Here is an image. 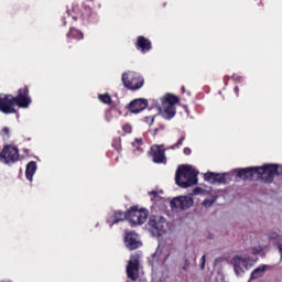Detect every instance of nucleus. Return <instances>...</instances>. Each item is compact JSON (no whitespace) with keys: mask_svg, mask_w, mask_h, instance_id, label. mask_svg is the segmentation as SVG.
I'll return each mask as SVG.
<instances>
[{"mask_svg":"<svg viewBox=\"0 0 282 282\" xmlns=\"http://www.w3.org/2000/svg\"><path fill=\"white\" fill-rule=\"evenodd\" d=\"M195 169L191 165H180L176 170L175 182L180 188H191L197 186V175Z\"/></svg>","mask_w":282,"mask_h":282,"instance_id":"nucleus-1","label":"nucleus"},{"mask_svg":"<svg viewBox=\"0 0 282 282\" xmlns=\"http://www.w3.org/2000/svg\"><path fill=\"white\" fill-rule=\"evenodd\" d=\"M121 83L126 89L130 91H138L144 87V77L140 73L128 70L122 74Z\"/></svg>","mask_w":282,"mask_h":282,"instance_id":"nucleus-2","label":"nucleus"},{"mask_svg":"<svg viewBox=\"0 0 282 282\" xmlns=\"http://www.w3.org/2000/svg\"><path fill=\"white\" fill-rule=\"evenodd\" d=\"M162 101V116L165 120H172V118H175V113H177V108L175 105L180 104V97L167 93L165 96L161 99Z\"/></svg>","mask_w":282,"mask_h":282,"instance_id":"nucleus-3","label":"nucleus"},{"mask_svg":"<svg viewBox=\"0 0 282 282\" xmlns=\"http://www.w3.org/2000/svg\"><path fill=\"white\" fill-rule=\"evenodd\" d=\"M275 175H279V164L256 166V180H262L264 184H272Z\"/></svg>","mask_w":282,"mask_h":282,"instance_id":"nucleus-4","label":"nucleus"},{"mask_svg":"<svg viewBox=\"0 0 282 282\" xmlns=\"http://www.w3.org/2000/svg\"><path fill=\"white\" fill-rule=\"evenodd\" d=\"M21 160V154H19V148L13 144H6L0 152V162L2 164H17Z\"/></svg>","mask_w":282,"mask_h":282,"instance_id":"nucleus-5","label":"nucleus"},{"mask_svg":"<svg viewBox=\"0 0 282 282\" xmlns=\"http://www.w3.org/2000/svg\"><path fill=\"white\" fill-rule=\"evenodd\" d=\"M127 219L131 221L134 226H140L147 221V217H149V210L147 209H138V207H130L127 212Z\"/></svg>","mask_w":282,"mask_h":282,"instance_id":"nucleus-6","label":"nucleus"},{"mask_svg":"<svg viewBox=\"0 0 282 282\" xmlns=\"http://www.w3.org/2000/svg\"><path fill=\"white\" fill-rule=\"evenodd\" d=\"M127 276L132 281L140 279V254L134 253L130 257L127 264Z\"/></svg>","mask_w":282,"mask_h":282,"instance_id":"nucleus-7","label":"nucleus"},{"mask_svg":"<svg viewBox=\"0 0 282 282\" xmlns=\"http://www.w3.org/2000/svg\"><path fill=\"white\" fill-rule=\"evenodd\" d=\"M13 100L15 101V105L20 107V109H28V107L32 105L30 88H28V86L19 88L18 95L15 97L13 96Z\"/></svg>","mask_w":282,"mask_h":282,"instance_id":"nucleus-8","label":"nucleus"},{"mask_svg":"<svg viewBox=\"0 0 282 282\" xmlns=\"http://www.w3.org/2000/svg\"><path fill=\"white\" fill-rule=\"evenodd\" d=\"M149 155L152 159L154 164H166V149H164V144L158 145L153 144L150 148Z\"/></svg>","mask_w":282,"mask_h":282,"instance_id":"nucleus-9","label":"nucleus"},{"mask_svg":"<svg viewBox=\"0 0 282 282\" xmlns=\"http://www.w3.org/2000/svg\"><path fill=\"white\" fill-rule=\"evenodd\" d=\"M195 204V200L191 196H177L174 197L170 206L172 210H188Z\"/></svg>","mask_w":282,"mask_h":282,"instance_id":"nucleus-10","label":"nucleus"},{"mask_svg":"<svg viewBox=\"0 0 282 282\" xmlns=\"http://www.w3.org/2000/svg\"><path fill=\"white\" fill-rule=\"evenodd\" d=\"M205 182L209 184H228L232 180L231 173H215V172H207L204 175Z\"/></svg>","mask_w":282,"mask_h":282,"instance_id":"nucleus-11","label":"nucleus"},{"mask_svg":"<svg viewBox=\"0 0 282 282\" xmlns=\"http://www.w3.org/2000/svg\"><path fill=\"white\" fill-rule=\"evenodd\" d=\"M231 265H234V270L237 276H239V274H243L246 270H250V268H252V263H250V257L242 258L241 256H235L231 259Z\"/></svg>","mask_w":282,"mask_h":282,"instance_id":"nucleus-12","label":"nucleus"},{"mask_svg":"<svg viewBox=\"0 0 282 282\" xmlns=\"http://www.w3.org/2000/svg\"><path fill=\"white\" fill-rule=\"evenodd\" d=\"M17 101L13 95H4L0 101V111L6 115L17 113Z\"/></svg>","mask_w":282,"mask_h":282,"instance_id":"nucleus-13","label":"nucleus"},{"mask_svg":"<svg viewBox=\"0 0 282 282\" xmlns=\"http://www.w3.org/2000/svg\"><path fill=\"white\" fill-rule=\"evenodd\" d=\"M83 12L78 13V6L73 7V12H75L77 15H73V19L77 21L78 19H82V21H91V17H94V9L91 6L87 4V2L82 3Z\"/></svg>","mask_w":282,"mask_h":282,"instance_id":"nucleus-14","label":"nucleus"},{"mask_svg":"<svg viewBox=\"0 0 282 282\" xmlns=\"http://www.w3.org/2000/svg\"><path fill=\"white\" fill-rule=\"evenodd\" d=\"M124 245L130 251L142 248V241H140V238L138 237V234H135V231L126 230Z\"/></svg>","mask_w":282,"mask_h":282,"instance_id":"nucleus-15","label":"nucleus"},{"mask_svg":"<svg viewBox=\"0 0 282 282\" xmlns=\"http://www.w3.org/2000/svg\"><path fill=\"white\" fill-rule=\"evenodd\" d=\"M149 107V100L144 98H137L133 99L128 106L127 109L130 113H140L144 111Z\"/></svg>","mask_w":282,"mask_h":282,"instance_id":"nucleus-16","label":"nucleus"},{"mask_svg":"<svg viewBox=\"0 0 282 282\" xmlns=\"http://www.w3.org/2000/svg\"><path fill=\"white\" fill-rule=\"evenodd\" d=\"M134 46L139 52H141V54H148L150 50H153L151 40L147 39L144 35L137 37Z\"/></svg>","mask_w":282,"mask_h":282,"instance_id":"nucleus-17","label":"nucleus"},{"mask_svg":"<svg viewBox=\"0 0 282 282\" xmlns=\"http://www.w3.org/2000/svg\"><path fill=\"white\" fill-rule=\"evenodd\" d=\"M235 173H237V177H240V180H257V166L256 167H245V169H237L235 170Z\"/></svg>","mask_w":282,"mask_h":282,"instance_id":"nucleus-18","label":"nucleus"},{"mask_svg":"<svg viewBox=\"0 0 282 282\" xmlns=\"http://www.w3.org/2000/svg\"><path fill=\"white\" fill-rule=\"evenodd\" d=\"M148 224L150 228H153L158 232H163L164 224H166V218L162 216H151Z\"/></svg>","mask_w":282,"mask_h":282,"instance_id":"nucleus-19","label":"nucleus"},{"mask_svg":"<svg viewBox=\"0 0 282 282\" xmlns=\"http://www.w3.org/2000/svg\"><path fill=\"white\" fill-rule=\"evenodd\" d=\"M124 219H127V212L122 213L121 210H115L109 214L107 224L112 228L115 224H120V221H124Z\"/></svg>","mask_w":282,"mask_h":282,"instance_id":"nucleus-20","label":"nucleus"},{"mask_svg":"<svg viewBox=\"0 0 282 282\" xmlns=\"http://www.w3.org/2000/svg\"><path fill=\"white\" fill-rule=\"evenodd\" d=\"M66 36L67 39H73L75 41H83V39H85V34H83V31L76 28H70Z\"/></svg>","mask_w":282,"mask_h":282,"instance_id":"nucleus-21","label":"nucleus"},{"mask_svg":"<svg viewBox=\"0 0 282 282\" xmlns=\"http://www.w3.org/2000/svg\"><path fill=\"white\" fill-rule=\"evenodd\" d=\"M268 268H269L268 264H261L260 267L254 269L250 275L251 281L261 279V276H263V274H265V270H268Z\"/></svg>","mask_w":282,"mask_h":282,"instance_id":"nucleus-22","label":"nucleus"},{"mask_svg":"<svg viewBox=\"0 0 282 282\" xmlns=\"http://www.w3.org/2000/svg\"><path fill=\"white\" fill-rule=\"evenodd\" d=\"M34 173H36V162L30 161L26 164V170H25L26 180H29V182H32V177H34Z\"/></svg>","mask_w":282,"mask_h":282,"instance_id":"nucleus-23","label":"nucleus"},{"mask_svg":"<svg viewBox=\"0 0 282 282\" xmlns=\"http://www.w3.org/2000/svg\"><path fill=\"white\" fill-rule=\"evenodd\" d=\"M131 144L134 148V151H138L139 153H143L144 150L142 149V147L144 145V139L137 138Z\"/></svg>","mask_w":282,"mask_h":282,"instance_id":"nucleus-24","label":"nucleus"},{"mask_svg":"<svg viewBox=\"0 0 282 282\" xmlns=\"http://www.w3.org/2000/svg\"><path fill=\"white\" fill-rule=\"evenodd\" d=\"M98 99L100 100V102H104V105H111L113 102V100L111 99V95L109 94L99 95Z\"/></svg>","mask_w":282,"mask_h":282,"instance_id":"nucleus-25","label":"nucleus"},{"mask_svg":"<svg viewBox=\"0 0 282 282\" xmlns=\"http://www.w3.org/2000/svg\"><path fill=\"white\" fill-rule=\"evenodd\" d=\"M184 140H186V135H182L175 144L170 147V149L172 150L180 149V147L184 144Z\"/></svg>","mask_w":282,"mask_h":282,"instance_id":"nucleus-26","label":"nucleus"},{"mask_svg":"<svg viewBox=\"0 0 282 282\" xmlns=\"http://www.w3.org/2000/svg\"><path fill=\"white\" fill-rule=\"evenodd\" d=\"M188 268H191V261H189L187 258H185L184 264H183V267H182V270H183L184 272H188Z\"/></svg>","mask_w":282,"mask_h":282,"instance_id":"nucleus-27","label":"nucleus"},{"mask_svg":"<svg viewBox=\"0 0 282 282\" xmlns=\"http://www.w3.org/2000/svg\"><path fill=\"white\" fill-rule=\"evenodd\" d=\"M122 131L126 132V133H131V131H133V128L131 127V124L124 123L122 126Z\"/></svg>","mask_w":282,"mask_h":282,"instance_id":"nucleus-28","label":"nucleus"},{"mask_svg":"<svg viewBox=\"0 0 282 282\" xmlns=\"http://www.w3.org/2000/svg\"><path fill=\"white\" fill-rule=\"evenodd\" d=\"M213 204H215V200H212V199H205L203 202V206H205L206 208H210V206H213Z\"/></svg>","mask_w":282,"mask_h":282,"instance_id":"nucleus-29","label":"nucleus"},{"mask_svg":"<svg viewBox=\"0 0 282 282\" xmlns=\"http://www.w3.org/2000/svg\"><path fill=\"white\" fill-rule=\"evenodd\" d=\"M1 133H2V135L10 138V128H8V127L2 128Z\"/></svg>","mask_w":282,"mask_h":282,"instance_id":"nucleus-30","label":"nucleus"},{"mask_svg":"<svg viewBox=\"0 0 282 282\" xmlns=\"http://www.w3.org/2000/svg\"><path fill=\"white\" fill-rule=\"evenodd\" d=\"M200 268L204 270L206 268V254L200 258Z\"/></svg>","mask_w":282,"mask_h":282,"instance_id":"nucleus-31","label":"nucleus"},{"mask_svg":"<svg viewBox=\"0 0 282 282\" xmlns=\"http://www.w3.org/2000/svg\"><path fill=\"white\" fill-rule=\"evenodd\" d=\"M281 236H279V234L274 232L272 236L269 237V239L271 241H276V239H279Z\"/></svg>","mask_w":282,"mask_h":282,"instance_id":"nucleus-32","label":"nucleus"},{"mask_svg":"<svg viewBox=\"0 0 282 282\" xmlns=\"http://www.w3.org/2000/svg\"><path fill=\"white\" fill-rule=\"evenodd\" d=\"M183 153L185 155H191L193 153V151L191 150V148H184Z\"/></svg>","mask_w":282,"mask_h":282,"instance_id":"nucleus-33","label":"nucleus"},{"mask_svg":"<svg viewBox=\"0 0 282 282\" xmlns=\"http://www.w3.org/2000/svg\"><path fill=\"white\" fill-rule=\"evenodd\" d=\"M278 250H279V252H280V254H281V259H282V243H279V245H278Z\"/></svg>","mask_w":282,"mask_h":282,"instance_id":"nucleus-34","label":"nucleus"},{"mask_svg":"<svg viewBox=\"0 0 282 282\" xmlns=\"http://www.w3.org/2000/svg\"><path fill=\"white\" fill-rule=\"evenodd\" d=\"M234 91H235L236 96H239V86H236V87L234 88Z\"/></svg>","mask_w":282,"mask_h":282,"instance_id":"nucleus-35","label":"nucleus"},{"mask_svg":"<svg viewBox=\"0 0 282 282\" xmlns=\"http://www.w3.org/2000/svg\"><path fill=\"white\" fill-rule=\"evenodd\" d=\"M278 175H282V165H278Z\"/></svg>","mask_w":282,"mask_h":282,"instance_id":"nucleus-36","label":"nucleus"},{"mask_svg":"<svg viewBox=\"0 0 282 282\" xmlns=\"http://www.w3.org/2000/svg\"><path fill=\"white\" fill-rule=\"evenodd\" d=\"M150 195H154V197H158V192L156 191H152V192H150Z\"/></svg>","mask_w":282,"mask_h":282,"instance_id":"nucleus-37","label":"nucleus"},{"mask_svg":"<svg viewBox=\"0 0 282 282\" xmlns=\"http://www.w3.org/2000/svg\"><path fill=\"white\" fill-rule=\"evenodd\" d=\"M23 152H24V153H30V150L23 149Z\"/></svg>","mask_w":282,"mask_h":282,"instance_id":"nucleus-38","label":"nucleus"},{"mask_svg":"<svg viewBox=\"0 0 282 282\" xmlns=\"http://www.w3.org/2000/svg\"><path fill=\"white\" fill-rule=\"evenodd\" d=\"M1 100H3V96L0 95V102H1Z\"/></svg>","mask_w":282,"mask_h":282,"instance_id":"nucleus-39","label":"nucleus"},{"mask_svg":"<svg viewBox=\"0 0 282 282\" xmlns=\"http://www.w3.org/2000/svg\"><path fill=\"white\" fill-rule=\"evenodd\" d=\"M158 254V250H156V252L153 254V258L155 259V256Z\"/></svg>","mask_w":282,"mask_h":282,"instance_id":"nucleus-40","label":"nucleus"},{"mask_svg":"<svg viewBox=\"0 0 282 282\" xmlns=\"http://www.w3.org/2000/svg\"><path fill=\"white\" fill-rule=\"evenodd\" d=\"M87 1H89L90 3L94 2V0H87Z\"/></svg>","mask_w":282,"mask_h":282,"instance_id":"nucleus-41","label":"nucleus"},{"mask_svg":"<svg viewBox=\"0 0 282 282\" xmlns=\"http://www.w3.org/2000/svg\"><path fill=\"white\" fill-rule=\"evenodd\" d=\"M197 191H199V188H196V189H195V193H197Z\"/></svg>","mask_w":282,"mask_h":282,"instance_id":"nucleus-42","label":"nucleus"},{"mask_svg":"<svg viewBox=\"0 0 282 282\" xmlns=\"http://www.w3.org/2000/svg\"><path fill=\"white\" fill-rule=\"evenodd\" d=\"M154 131H155V133H158V129H155Z\"/></svg>","mask_w":282,"mask_h":282,"instance_id":"nucleus-43","label":"nucleus"}]
</instances>
